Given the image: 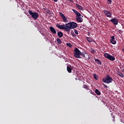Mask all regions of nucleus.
<instances>
[{
  "label": "nucleus",
  "mask_w": 124,
  "mask_h": 124,
  "mask_svg": "<svg viewBox=\"0 0 124 124\" xmlns=\"http://www.w3.org/2000/svg\"><path fill=\"white\" fill-rule=\"evenodd\" d=\"M66 27H67V31H70V30L77 28V24L74 22H69L66 24Z\"/></svg>",
  "instance_id": "obj_1"
},
{
  "label": "nucleus",
  "mask_w": 124,
  "mask_h": 124,
  "mask_svg": "<svg viewBox=\"0 0 124 124\" xmlns=\"http://www.w3.org/2000/svg\"><path fill=\"white\" fill-rule=\"evenodd\" d=\"M102 81L106 84H110L113 82V78L110 76H107L103 78Z\"/></svg>",
  "instance_id": "obj_2"
},
{
  "label": "nucleus",
  "mask_w": 124,
  "mask_h": 124,
  "mask_svg": "<svg viewBox=\"0 0 124 124\" xmlns=\"http://www.w3.org/2000/svg\"><path fill=\"white\" fill-rule=\"evenodd\" d=\"M74 55L75 57V58H77V59H81V55L82 53H81V51H80V50H79L78 48H76L74 50Z\"/></svg>",
  "instance_id": "obj_3"
},
{
  "label": "nucleus",
  "mask_w": 124,
  "mask_h": 124,
  "mask_svg": "<svg viewBox=\"0 0 124 124\" xmlns=\"http://www.w3.org/2000/svg\"><path fill=\"white\" fill-rule=\"evenodd\" d=\"M29 13L31 16L32 18L34 19V20H36L37 18H38V14L36 12H32V11L29 10Z\"/></svg>",
  "instance_id": "obj_4"
},
{
  "label": "nucleus",
  "mask_w": 124,
  "mask_h": 124,
  "mask_svg": "<svg viewBox=\"0 0 124 124\" xmlns=\"http://www.w3.org/2000/svg\"><path fill=\"white\" fill-rule=\"evenodd\" d=\"M56 27L60 29V30H64L65 31H67V27H66V25H60L59 24H56Z\"/></svg>",
  "instance_id": "obj_5"
},
{
  "label": "nucleus",
  "mask_w": 124,
  "mask_h": 124,
  "mask_svg": "<svg viewBox=\"0 0 124 124\" xmlns=\"http://www.w3.org/2000/svg\"><path fill=\"white\" fill-rule=\"evenodd\" d=\"M104 56L105 58H107V59H108V60H109V61H114L116 59L114 56L110 55L108 53H105Z\"/></svg>",
  "instance_id": "obj_6"
},
{
  "label": "nucleus",
  "mask_w": 124,
  "mask_h": 124,
  "mask_svg": "<svg viewBox=\"0 0 124 124\" xmlns=\"http://www.w3.org/2000/svg\"><path fill=\"white\" fill-rule=\"evenodd\" d=\"M60 15L61 16L62 19L63 20V21L64 23L68 22V20H67V18H66V16H64V15L63 14L60 12Z\"/></svg>",
  "instance_id": "obj_7"
},
{
  "label": "nucleus",
  "mask_w": 124,
  "mask_h": 124,
  "mask_svg": "<svg viewBox=\"0 0 124 124\" xmlns=\"http://www.w3.org/2000/svg\"><path fill=\"white\" fill-rule=\"evenodd\" d=\"M103 12L105 15L107 16V17H108L109 18L112 17V13H111V12L107 10H104Z\"/></svg>",
  "instance_id": "obj_8"
},
{
  "label": "nucleus",
  "mask_w": 124,
  "mask_h": 124,
  "mask_svg": "<svg viewBox=\"0 0 124 124\" xmlns=\"http://www.w3.org/2000/svg\"><path fill=\"white\" fill-rule=\"evenodd\" d=\"M111 22L113 23V25H118V23H119V21H118V19L116 18H112L110 19Z\"/></svg>",
  "instance_id": "obj_9"
},
{
  "label": "nucleus",
  "mask_w": 124,
  "mask_h": 124,
  "mask_svg": "<svg viewBox=\"0 0 124 124\" xmlns=\"http://www.w3.org/2000/svg\"><path fill=\"white\" fill-rule=\"evenodd\" d=\"M110 42L112 44L114 45L117 43V42L116 41V40H115V37L114 36L111 37Z\"/></svg>",
  "instance_id": "obj_10"
},
{
  "label": "nucleus",
  "mask_w": 124,
  "mask_h": 124,
  "mask_svg": "<svg viewBox=\"0 0 124 124\" xmlns=\"http://www.w3.org/2000/svg\"><path fill=\"white\" fill-rule=\"evenodd\" d=\"M49 30L50 31L52 32V33H54V34H56V33H57V31H56V30L55 29V28H54V27L52 26L50 27Z\"/></svg>",
  "instance_id": "obj_11"
},
{
  "label": "nucleus",
  "mask_w": 124,
  "mask_h": 124,
  "mask_svg": "<svg viewBox=\"0 0 124 124\" xmlns=\"http://www.w3.org/2000/svg\"><path fill=\"white\" fill-rule=\"evenodd\" d=\"M76 20L79 23H82L83 22V18L80 16L76 17Z\"/></svg>",
  "instance_id": "obj_12"
},
{
  "label": "nucleus",
  "mask_w": 124,
  "mask_h": 124,
  "mask_svg": "<svg viewBox=\"0 0 124 124\" xmlns=\"http://www.w3.org/2000/svg\"><path fill=\"white\" fill-rule=\"evenodd\" d=\"M76 7L77 8H78V9H79V10H82V11L84 10V8L78 4H76Z\"/></svg>",
  "instance_id": "obj_13"
},
{
  "label": "nucleus",
  "mask_w": 124,
  "mask_h": 124,
  "mask_svg": "<svg viewBox=\"0 0 124 124\" xmlns=\"http://www.w3.org/2000/svg\"><path fill=\"white\" fill-rule=\"evenodd\" d=\"M57 35L59 36V37L62 38V36H63V33H62V32L59 31L57 33Z\"/></svg>",
  "instance_id": "obj_14"
},
{
  "label": "nucleus",
  "mask_w": 124,
  "mask_h": 124,
  "mask_svg": "<svg viewBox=\"0 0 124 124\" xmlns=\"http://www.w3.org/2000/svg\"><path fill=\"white\" fill-rule=\"evenodd\" d=\"M67 70L69 73H71L72 71V69H71V67H70L69 66H67Z\"/></svg>",
  "instance_id": "obj_15"
},
{
  "label": "nucleus",
  "mask_w": 124,
  "mask_h": 124,
  "mask_svg": "<svg viewBox=\"0 0 124 124\" xmlns=\"http://www.w3.org/2000/svg\"><path fill=\"white\" fill-rule=\"evenodd\" d=\"M95 93L96 94H97V95H100V94H101V93H100V91L98 89H95Z\"/></svg>",
  "instance_id": "obj_16"
},
{
  "label": "nucleus",
  "mask_w": 124,
  "mask_h": 124,
  "mask_svg": "<svg viewBox=\"0 0 124 124\" xmlns=\"http://www.w3.org/2000/svg\"><path fill=\"white\" fill-rule=\"evenodd\" d=\"M95 62H96V63L98 64H101V61L99 60L98 59H95Z\"/></svg>",
  "instance_id": "obj_17"
},
{
  "label": "nucleus",
  "mask_w": 124,
  "mask_h": 124,
  "mask_svg": "<svg viewBox=\"0 0 124 124\" xmlns=\"http://www.w3.org/2000/svg\"><path fill=\"white\" fill-rule=\"evenodd\" d=\"M93 78H94L95 80H97L98 78H99V77H98V76H97L96 74H93Z\"/></svg>",
  "instance_id": "obj_18"
},
{
  "label": "nucleus",
  "mask_w": 124,
  "mask_h": 124,
  "mask_svg": "<svg viewBox=\"0 0 124 124\" xmlns=\"http://www.w3.org/2000/svg\"><path fill=\"white\" fill-rule=\"evenodd\" d=\"M86 39H87V41H88V42H90V43H91V42H92V41H93V40L90 37H87Z\"/></svg>",
  "instance_id": "obj_19"
},
{
  "label": "nucleus",
  "mask_w": 124,
  "mask_h": 124,
  "mask_svg": "<svg viewBox=\"0 0 124 124\" xmlns=\"http://www.w3.org/2000/svg\"><path fill=\"white\" fill-rule=\"evenodd\" d=\"M83 89H86L87 90H89V86L86 84H84L83 86Z\"/></svg>",
  "instance_id": "obj_20"
},
{
  "label": "nucleus",
  "mask_w": 124,
  "mask_h": 124,
  "mask_svg": "<svg viewBox=\"0 0 124 124\" xmlns=\"http://www.w3.org/2000/svg\"><path fill=\"white\" fill-rule=\"evenodd\" d=\"M118 74L119 76H120V77H122V78H124V76L122 73L119 72L118 73Z\"/></svg>",
  "instance_id": "obj_21"
},
{
  "label": "nucleus",
  "mask_w": 124,
  "mask_h": 124,
  "mask_svg": "<svg viewBox=\"0 0 124 124\" xmlns=\"http://www.w3.org/2000/svg\"><path fill=\"white\" fill-rule=\"evenodd\" d=\"M57 41L58 44H62V41L60 39L58 38L57 39Z\"/></svg>",
  "instance_id": "obj_22"
},
{
  "label": "nucleus",
  "mask_w": 124,
  "mask_h": 124,
  "mask_svg": "<svg viewBox=\"0 0 124 124\" xmlns=\"http://www.w3.org/2000/svg\"><path fill=\"white\" fill-rule=\"evenodd\" d=\"M72 11H73V12L75 13V14H76V15L78 13V12L75 9H72Z\"/></svg>",
  "instance_id": "obj_23"
},
{
  "label": "nucleus",
  "mask_w": 124,
  "mask_h": 124,
  "mask_svg": "<svg viewBox=\"0 0 124 124\" xmlns=\"http://www.w3.org/2000/svg\"><path fill=\"white\" fill-rule=\"evenodd\" d=\"M66 45L67 46H68V47H70V48H71V47H72V45L70 43H67Z\"/></svg>",
  "instance_id": "obj_24"
},
{
  "label": "nucleus",
  "mask_w": 124,
  "mask_h": 124,
  "mask_svg": "<svg viewBox=\"0 0 124 124\" xmlns=\"http://www.w3.org/2000/svg\"><path fill=\"white\" fill-rule=\"evenodd\" d=\"M76 15V17H80L81 16V14H80V13H79V12Z\"/></svg>",
  "instance_id": "obj_25"
},
{
  "label": "nucleus",
  "mask_w": 124,
  "mask_h": 124,
  "mask_svg": "<svg viewBox=\"0 0 124 124\" xmlns=\"http://www.w3.org/2000/svg\"><path fill=\"white\" fill-rule=\"evenodd\" d=\"M108 3L111 4L112 3V0H108Z\"/></svg>",
  "instance_id": "obj_26"
},
{
  "label": "nucleus",
  "mask_w": 124,
  "mask_h": 124,
  "mask_svg": "<svg viewBox=\"0 0 124 124\" xmlns=\"http://www.w3.org/2000/svg\"><path fill=\"white\" fill-rule=\"evenodd\" d=\"M74 32L76 33V34H78V31H77V30H76V29L74 30Z\"/></svg>",
  "instance_id": "obj_27"
},
{
  "label": "nucleus",
  "mask_w": 124,
  "mask_h": 124,
  "mask_svg": "<svg viewBox=\"0 0 124 124\" xmlns=\"http://www.w3.org/2000/svg\"><path fill=\"white\" fill-rule=\"evenodd\" d=\"M91 52L93 53V54H94V53L95 52L93 49H92L91 50Z\"/></svg>",
  "instance_id": "obj_28"
},
{
  "label": "nucleus",
  "mask_w": 124,
  "mask_h": 124,
  "mask_svg": "<svg viewBox=\"0 0 124 124\" xmlns=\"http://www.w3.org/2000/svg\"><path fill=\"white\" fill-rule=\"evenodd\" d=\"M119 33H120V34H122V33H123V31L119 30Z\"/></svg>",
  "instance_id": "obj_29"
},
{
  "label": "nucleus",
  "mask_w": 124,
  "mask_h": 124,
  "mask_svg": "<svg viewBox=\"0 0 124 124\" xmlns=\"http://www.w3.org/2000/svg\"><path fill=\"white\" fill-rule=\"evenodd\" d=\"M103 85L104 87H105V88H106V89H107V88H108V86H107V85L104 84V83L103 84Z\"/></svg>",
  "instance_id": "obj_30"
},
{
  "label": "nucleus",
  "mask_w": 124,
  "mask_h": 124,
  "mask_svg": "<svg viewBox=\"0 0 124 124\" xmlns=\"http://www.w3.org/2000/svg\"><path fill=\"white\" fill-rule=\"evenodd\" d=\"M91 94H93V95H95V93L93 92H91Z\"/></svg>",
  "instance_id": "obj_31"
},
{
  "label": "nucleus",
  "mask_w": 124,
  "mask_h": 124,
  "mask_svg": "<svg viewBox=\"0 0 124 124\" xmlns=\"http://www.w3.org/2000/svg\"><path fill=\"white\" fill-rule=\"evenodd\" d=\"M112 118H113V121L114 122H115V116H114V115H112Z\"/></svg>",
  "instance_id": "obj_32"
},
{
  "label": "nucleus",
  "mask_w": 124,
  "mask_h": 124,
  "mask_svg": "<svg viewBox=\"0 0 124 124\" xmlns=\"http://www.w3.org/2000/svg\"><path fill=\"white\" fill-rule=\"evenodd\" d=\"M41 34H42V35H43V36H45V35L44 34V33H41Z\"/></svg>",
  "instance_id": "obj_33"
},
{
  "label": "nucleus",
  "mask_w": 124,
  "mask_h": 124,
  "mask_svg": "<svg viewBox=\"0 0 124 124\" xmlns=\"http://www.w3.org/2000/svg\"><path fill=\"white\" fill-rule=\"evenodd\" d=\"M54 1H55V2H57V1H58V0H53Z\"/></svg>",
  "instance_id": "obj_34"
},
{
  "label": "nucleus",
  "mask_w": 124,
  "mask_h": 124,
  "mask_svg": "<svg viewBox=\"0 0 124 124\" xmlns=\"http://www.w3.org/2000/svg\"><path fill=\"white\" fill-rule=\"evenodd\" d=\"M103 103H105V102H104V101H102Z\"/></svg>",
  "instance_id": "obj_35"
},
{
  "label": "nucleus",
  "mask_w": 124,
  "mask_h": 124,
  "mask_svg": "<svg viewBox=\"0 0 124 124\" xmlns=\"http://www.w3.org/2000/svg\"><path fill=\"white\" fill-rule=\"evenodd\" d=\"M123 72H124V69L122 70Z\"/></svg>",
  "instance_id": "obj_36"
},
{
  "label": "nucleus",
  "mask_w": 124,
  "mask_h": 124,
  "mask_svg": "<svg viewBox=\"0 0 124 124\" xmlns=\"http://www.w3.org/2000/svg\"><path fill=\"white\" fill-rule=\"evenodd\" d=\"M123 51H124V48H123Z\"/></svg>",
  "instance_id": "obj_37"
},
{
  "label": "nucleus",
  "mask_w": 124,
  "mask_h": 124,
  "mask_svg": "<svg viewBox=\"0 0 124 124\" xmlns=\"http://www.w3.org/2000/svg\"><path fill=\"white\" fill-rule=\"evenodd\" d=\"M73 34H74V32H73Z\"/></svg>",
  "instance_id": "obj_38"
},
{
  "label": "nucleus",
  "mask_w": 124,
  "mask_h": 124,
  "mask_svg": "<svg viewBox=\"0 0 124 124\" xmlns=\"http://www.w3.org/2000/svg\"><path fill=\"white\" fill-rule=\"evenodd\" d=\"M71 34H73V33H71Z\"/></svg>",
  "instance_id": "obj_39"
},
{
  "label": "nucleus",
  "mask_w": 124,
  "mask_h": 124,
  "mask_svg": "<svg viewBox=\"0 0 124 124\" xmlns=\"http://www.w3.org/2000/svg\"><path fill=\"white\" fill-rule=\"evenodd\" d=\"M71 34H73V33H71Z\"/></svg>",
  "instance_id": "obj_40"
},
{
  "label": "nucleus",
  "mask_w": 124,
  "mask_h": 124,
  "mask_svg": "<svg viewBox=\"0 0 124 124\" xmlns=\"http://www.w3.org/2000/svg\"><path fill=\"white\" fill-rule=\"evenodd\" d=\"M71 34H73V33H71Z\"/></svg>",
  "instance_id": "obj_41"
},
{
  "label": "nucleus",
  "mask_w": 124,
  "mask_h": 124,
  "mask_svg": "<svg viewBox=\"0 0 124 124\" xmlns=\"http://www.w3.org/2000/svg\"><path fill=\"white\" fill-rule=\"evenodd\" d=\"M70 0V1H71V0Z\"/></svg>",
  "instance_id": "obj_42"
}]
</instances>
